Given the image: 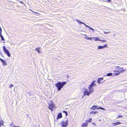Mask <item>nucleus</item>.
<instances>
[{"mask_svg": "<svg viewBox=\"0 0 127 127\" xmlns=\"http://www.w3.org/2000/svg\"><path fill=\"white\" fill-rule=\"evenodd\" d=\"M96 82V81H94L93 82L91 83V85L89 87V90L90 91L86 89L84 92V95H87L89 96L90 93L93 92V87L94 86H95L96 84L95 83Z\"/></svg>", "mask_w": 127, "mask_h": 127, "instance_id": "nucleus-1", "label": "nucleus"}, {"mask_svg": "<svg viewBox=\"0 0 127 127\" xmlns=\"http://www.w3.org/2000/svg\"><path fill=\"white\" fill-rule=\"evenodd\" d=\"M66 83L65 82H59L55 84V86L57 88L58 91H60Z\"/></svg>", "mask_w": 127, "mask_h": 127, "instance_id": "nucleus-2", "label": "nucleus"}, {"mask_svg": "<svg viewBox=\"0 0 127 127\" xmlns=\"http://www.w3.org/2000/svg\"><path fill=\"white\" fill-rule=\"evenodd\" d=\"M76 22H77L80 25H81L82 24H84L85 26H86L87 27L89 28L90 29V30H92L93 31H94V29H93V28H91V27L87 25L85 23L80 21L78 19H77L76 20Z\"/></svg>", "mask_w": 127, "mask_h": 127, "instance_id": "nucleus-3", "label": "nucleus"}, {"mask_svg": "<svg viewBox=\"0 0 127 127\" xmlns=\"http://www.w3.org/2000/svg\"><path fill=\"white\" fill-rule=\"evenodd\" d=\"M3 50L4 53L7 55L8 57H10V54L9 51L5 48L4 46L3 47Z\"/></svg>", "mask_w": 127, "mask_h": 127, "instance_id": "nucleus-4", "label": "nucleus"}, {"mask_svg": "<svg viewBox=\"0 0 127 127\" xmlns=\"http://www.w3.org/2000/svg\"><path fill=\"white\" fill-rule=\"evenodd\" d=\"M68 120H67L65 122L62 121L61 122V125L62 127H66L68 125Z\"/></svg>", "mask_w": 127, "mask_h": 127, "instance_id": "nucleus-5", "label": "nucleus"}, {"mask_svg": "<svg viewBox=\"0 0 127 127\" xmlns=\"http://www.w3.org/2000/svg\"><path fill=\"white\" fill-rule=\"evenodd\" d=\"M96 109H101L103 110H105V109L101 107H98V106H93L91 108V109L93 110H95Z\"/></svg>", "mask_w": 127, "mask_h": 127, "instance_id": "nucleus-6", "label": "nucleus"}, {"mask_svg": "<svg viewBox=\"0 0 127 127\" xmlns=\"http://www.w3.org/2000/svg\"><path fill=\"white\" fill-rule=\"evenodd\" d=\"M55 104L51 102L49 104V107L48 108L49 109L52 111L53 108L55 107Z\"/></svg>", "mask_w": 127, "mask_h": 127, "instance_id": "nucleus-7", "label": "nucleus"}, {"mask_svg": "<svg viewBox=\"0 0 127 127\" xmlns=\"http://www.w3.org/2000/svg\"><path fill=\"white\" fill-rule=\"evenodd\" d=\"M126 70V69H125L124 70H123L122 71L115 70L114 71V74L116 75H117L121 72H124Z\"/></svg>", "mask_w": 127, "mask_h": 127, "instance_id": "nucleus-8", "label": "nucleus"}, {"mask_svg": "<svg viewBox=\"0 0 127 127\" xmlns=\"http://www.w3.org/2000/svg\"><path fill=\"white\" fill-rule=\"evenodd\" d=\"M0 60L2 63L3 65H7V64L6 62L4 60L0 58Z\"/></svg>", "mask_w": 127, "mask_h": 127, "instance_id": "nucleus-9", "label": "nucleus"}, {"mask_svg": "<svg viewBox=\"0 0 127 127\" xmlns=\"http://www.w3.org/2000/svg\"><path fill=\"white\" fill-rule=\"evenodd\" d=\"M93 38H94V40L95 41L98 40L99 41H101L102 42H106V40H99V38L97 37H93Z\"/></svg>", "mask_w": 127, "mask_h": 127, "instance_id": "nucleus-10", "label": "nucleus"}, {"mask_svg": "<svg viewBox=\"0 0 127 127\" xmlns=\"http://www.w3.org/2000/svg\"><path fill=\"white\" fill-rule=\"evenodd\" d=\"M62 117V115L61 113H59L58 115L57 119H58L59 118H61Z\"/></svg>", "mask_w": 127, "mask_h": 127, "instance_id": "nucleus-11", "label": "nucleus"}, {"mask_svg": "<svg viewBox=\"0 0 127 127\" xmlns=\"http://www.w3.org/2000/svg\"><path fill=\"white\" fill-rule=\"evenodd\" d=\"M107 46V45H104V46H99L98 47V49H102L103 48Z\"/></svg>", "mask_w": 127, "mask_h": 127, "instance_id": "nucleus-12", "label": "nucleus"}, {"mask_svg": "<svg viewBox=\"0 0 127 127\" xmlns=\"http://www.w3.org/2000/svg\"><path fill=\"white\" fill-rule=\"evenodd\" d=\"M40 47H38L35 49V50L37 51V52L39 53H41L40 51Z\"/></svg>", "mask_w": 127, "mask_h": 127, "instance_id": "nucleus-13", "label": "nucleus"}, {"mask_svg": "<svg viewBox=\"0 0 127 127\" xmlns=\"http://www.w3.org/2000/svg\"><path fill=\"white\" fill-rule=\"evenodd\" d=\"M103 79V78H98V80L97 81V82L98 83V84H99L101 83L100 81L102 80Z\"/></svg>", "mask_w": 127, "mask_h": 127, "instance_id": "nucleus-14", "label": "nucleus"}, {"mask_svg": "<svg viewBox=\"0 0 127 127\" xmlns=\"http://www.w3.org/2000/svg\"><path fill=\"white\" fill-rule=\"evenodd\" d=\"M121 124V122H117L115 123H112V124L114 125L115 126H116L117 125L120 124Z\"/></svg>", "mask_w": 127, "mask_h": 127, "instance_id": "nucleus-15", "label": "nucleus"}, {"mask_svg": "<svg viewBox=\"0 0 127 127\" xmlns=\"http://www.w3.org/2000/svg\"><path fill=\"white\" fill-rule=\"evenodd\" d=\"M0 37L1 38V40L2 41H5V39L4 38L3 36L2 35L1 33H0Z\"/></svg>", "mask_w": 127, "mask_h": 127, "instance_id": "nucleus-16", "label": "nucleus"}, {"mask_svg": "<svg viewBox=\"0 0 127 127\" xmlns=\"http://www.w3.org/2000/svg\"><path fill=\"white\" fill-rule=\"evenodd\" d=\"M85 38L86 39H87L88 40H92V37H88L87 36L86 34H85Z\"/></svg>", "mask_w": 127, "mask_h": 127, "instance_id": "nucleus-17", "label": "nucleus"}, {"mask_svg": "<svg viewBox=\"0 0 127 127\" xmlns=\"http://www.w3.org/2000/svg\"><path fill=\"white\" fill-rule=\"evenodd\" d=\"M98 112H94V111H91L90 113V114H95L97 113Z\"/></svg>", "mask_w": 127, "mask_h": 127, "instance_id": "nucleus-18", "label": "nucleus"}, {"mask_svg": "<svg viewBox=\"0 0 127 127\" xmlns=\"http://www.w3.org/2000/svg\"><path fill=\"white\" fill-rule=\"evenodd\" d=\"M87 123H84L82 124V127H85L87 126Z\"/></svg>", "mask_w": 127, "mask_h": 127, "instance_id": "nucleus-19", "label": "nucleus"}, {"mask_svg": "<svg viewBox=\"0 0 127 127\" xmlns=\"http://www.w3.org/2000/svg\"><path fill=\"white\" fill-rule=\"evenodd\" d=\"M3 126V121H1L0 122V127L1 126Z\"/></svg>", "mask_w": 127, "mask_h": 127, "instance_id": "nucleus-20", "label": "nucleus"}, {"mask_svg": "<svg viewBox=\"0 0 127 127\" xmlns=\"http://www.w3.org/2000/svg\"><path fill=\"white\" fill-rule=\"evenodd\" d=\"M112 73H109L108 74H107L106 75L107 76H111L112 75Z\"/></svg>", "mask_w": 127, "mask_h": 127, "instance_id": "nucleus-21", "label": "nucleus"}, {"mask_svg": "<svg viewBox=\"0 0 127 127\" xmlns=\"http://www.w3.org/2000/svg\"><path fill=\"white\" fill-rule=\"evenodd\" d=\"M92 120V119L91 118H90L89 119V120H87V123L88 124V123H91V120Z\"/></svg>", "mask_w": 127, "mask_h": 127, "instance_id": "nucleus-22", "label": "nucleus"}, {"mask_svg": "<svg viewBox=\"0 0 127 127\" xmlns=\"http://www.w3.org/2000/svg\"><path fill=\"white\" fill-rule=\"evenodd\" d=\"M62 112L65 113V114L66 116L67 115V111H63Z\"/></svg>", "mask_w": 127, "mask_h": 127, "instance_id": "nucleus-23", "label": "nucleus"}, {"mask_svg": "<svg viewBox=\"0 0 127 127\" xmlns=\"http://www.w3.org/2000/svg\"><path fill=\"white\" fill-rule=\"evenodd\" d=\"M14 85L12 84H11L10 85H9V87L10 88H11Z\"/></svg>", "mask_w": 127, "mask_h": 127, "instance_id": "nucleus-24", "label": "nucleus"}, {"mask_svg": "<svg viewBox=\"0 0 127 127\" xmlns=\"http://www.w3.org/2000/svg\"><path fill=\"white\" fill-rule=\"evenodd\" d=\"M103 32L105 34H107V33H109L110 32H105V31H103Z\"/></svg>", "mask_w": 127, "mask_h": 127, "instance_id": "nucleus-25", "label": "nucleus"}, {"mask_svg": "<svg viewBox=\"0 0 127 127\" xmlns=\"http://www.w3.org/2000/svg\"><path fill=\"white\" fill-rule=\"evenodd\" d=\"M123 116H121V115H119L118 116L117 118H117H120V117H122Z\"/></svg>", "mask_w": 127, "mask_h": 127, "instance_id": "nucleus-26", "label": "nucleus"}, {"mask_svg": "<svg viewBox=\"0 0 127 127\" xmlns=\"http://www.w3.org/2000/svg\"><path fill=\"white\" fill-rule=\"evenodd\" d=\"M0 33H1L2 30H1V28L0 26Z\"/></svg>", "mask_w": 127, "mask_h": 127, "instance_id": "nucleus-27", "label": "nucleus"}, {"mask_svg": "<svg viewBox=\"0 0 127 127\" xmlns=\"http://www.w3.org/2000/svg\"><path fill=\"white\" fill-rule=\"evenodd\" d=\"M11 127H16V126H14L13 125H12L11 124Z\"/></svg>", "mask_w": 127, "mask_h": 127, "instance_id": "nucleus-28", "label": "nucleus"}, {"mask_svg": "<svg viewBox=\"0 0 127 127\" xmlns=\"http://www.w3.org/2000/svg\"><path fill=\"white\" fill-rule=\"evenodd\" d=\"M108 1L109 2H110L111 1V0H108Z\"/></svg>", "mask_w": 127, "mask_h": 127, "instance_id": "nucleus-29", "label": "nucleus"}, {"mask_svg": "<svg viewBox=\"0 0 127 127\" xmlns=\"http://www.w3.org/2000/svg\"><path fill=\"white\" fill-rule=\"evenodd\" d=\"M92 124H93L94 125H95V124L94 123H92Z\"/></svg>", "mask_w": 127, "mask_h": 127, "instance_id": "nucleus-30", "label": "nucleus"}, {"mask_svg": "<svg viewBox=\"0 0 127 127\" xmlns=\"http://www.w3.org/2000/svg\"><path fill=\"white\" fill-rule=\"evenodd\" d=\"M19 127L18 126H16V127Z\"/></svg>", "mask_w": 127, "mask_h": 127, "instance_id": "nucleus-31", "label": "nucleus"}, {"mask_svg": "<svg viewBox=\"0 0 127 127\" xmlns=\"http://www.w3.org/2000/svg\"><path fill=\"white\" fill-rule=\"evenodd\" d=\"M118 67V68H119V67Z\"/></svg>", "mask_w": 127, "mask_h": 127, "instance_id": "nucleus-32", "label": "nucleus"}, {"mask_svg": "<svg viewBox=\"0 0 127 127\" xmlns=\"http://www.w3.org/2000/svg\"><path fill=\"white\" fill-rule=\"evenodd\" d=\"M5 43V42H3V43Z\"/></svg>", "mask_w": 127, "mask_h": 127, "instance_id": "nucleus-33", "label": "nucleus"}, {"mask_svg": "<svg viewBox=\"0 0 127 127\" xmlns=\"http://www.w3.org/2000/svg\"><path fill=\"white\" fill-rule=\"evenodd\" d=\"M121 68L122 69L123 68V67H122Z\"/></svg>", "mask_w": 127, "mask_h": 127, "instance_id": "nucleus-34", "label": "nucleus"}]
</instances>
